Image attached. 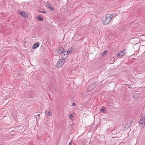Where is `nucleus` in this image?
Masks as SVG:
<instances>
[{"mask_svg": "<svg viewBox=\"0 0 145 145\" xmlns=\"http://www.w3.org/2000/svg\"><path fill=\"white\" fill-rule=\"evenodd\" d=\"M114 15L115 14H107L104 16L102 18V24L106 25L110 24L112 21Z\"/></svg>", "mask_w": 145, "mask_h": 145, "instance_id": "nucleus-1", "label": "nucleus"}, {"mask_svg": "<svg viewBox=\"0 0 145 145\" xmlns=\"http://www.w3.org/2000/svg\"><path fill=\"white\" fill-rule=\"evenodd\" d=\"M126 52V50H123L122 51H121L117 55V57L119 58H121L125 54Z\"/></svg>", "mask_w": 145, "mask_h": 145, "instance_id": "nucleus-2", "label": "nucleus"}, {"mask_svg": "<svg viewBox=\"0 0 145 145\" xmlns=\"http://www.w3.org/2000/svg\"><path fill=\"white\" fill-rule=\"evenodd\" d=\"M64 59H62L59 60L56 63V66L57 67H60L65 62Z\"/></svg>", "mask_w": 145, "mask_h": 145, "instance_id": "nucleus-3", "label": "nucleus"}, {"mask_svg": "<svg viewBox=\"0 0 145 145\" xmlns=\"http://www.w3.org/2000/svg\"><path fill=\"white\" fill-rule=\"evenodd\" d=\"M68 54L66 52L64 51L62 55V59L65 60L68 57Z\"/></svg>", "mask_w": 145, "mask_h": 145, "instance_id": "nucleus-4", "label": "nucleus"}, {"mask_svg": "<svg viewBox=\"0 0 145 145\" xmlns=\"http://www.w3.org/2000/svg\"><path fill=\"white\" fill-rule=\"evenodd\" d=\"M18 13L23 17L27 18L28 17V15L24 12L19 11L18 12Z\"/></svg>", "mask_w": 145, "mask_h": 145, "instance_id": "nucleus-5", "label": "nucleus"}, {"mask_svg": "<svg viewBox=\"0 0 145 145\" xmlns=\"http://www.w3.org/2000/svg\"><path fill=\"white\" fill-rule=\"evenodd\" d=\"M64 48L63 47L59 48L56 50L57 52L59 54H61L64 51Z\"/></svg>", "mask_w": 145, "mask_h": 145, "instance_id": "nucleus-6", "label": "nucleus"}, {"mask_svg": "<svg viewBox=\"0 0 145 145\" xmlns=\"http://www.w3.org/2000/svg\"><path fill=\"white\" fill-rule=\"evenodd\" d=\"M45 113L46 115L48 116H51L52 115V113L48 110H47L46 111Z\"/></svg>", "mask_w": 145, "mask_h": 145, "instance_id": "nucleus-7", "label": "nucleus"}, {"mask_svg": "<svg viewBox=\"0 0 145 145\" xmlns=\"http://www.w3.org/2000/svg\"><path fill=\"white\" fill-rule=\"evenodd\" d=\"M39 45V43H35L33 45L32 48L33 49H35V48L38 47Z\"/></svg>", "mask_w": 145, "mask_h": 145, "instance_id": "nucleus-8", "label": "nucleus"}, {"mask_svg": "<svg viewBox=\"0 0 145 145\" xmlns=\"http://www.w3.org/2000/svg\"><path fill=\"white\" fill-rule=\"evenodd\" d=\"M75 69L74 68H72L71 70V73L72 74H74L75 73Z\"/></svg>", "mask_w": 145, "mask_h": 145, "instance_id": "nucleus-9", "label": "nucleus"}, {"mask_svg": "<svg viewBox=\"0 0 145 145\" xmlns=\"http://www.w3.org/2000/svg\"><path fill=\"white\" fill-rule=\"evenodd\" d=\"M144 121H142L141 120H140L139 122V125L140 126H143V123L144 122Z\"/></svg>", "mask_w": 145, "mask_h": 145, "instance_id": "nucleus-10", "label": "nucleus"}, {"mask_svg": "<svg viewBox=\"0 0 145 145\" xmlns=\"http://www.w3.org/2000/svg\"><path fill=\"white\" fill-rule=\"evenodd\" d=\"M140 120H141L142 121H144V115H141Z\"/></svg>", "mask_w": 145, "mask_h": 145, "instance_id": "nucleus-11", "label": "nucleus"}, {"mask_svg": "<svg viewBox=\"0 0 145 145\" xmlns=\"http://www.w3.org/2000/svg\"><path fill=\"white\" fill-rule=\"evenodd\" d=\"M72 49H69L67 51V52L68 53V54H70L72 52Z\"/></svg>", "mask_w": 145, "mask_h": 145, "instance_id": "nucleus-12", "label": "nucleus"}, {"mask_svg": "<svg viewBox=\"0 0 145 145\" xmlns=\"http://www.w3.org/2000/svg\"><path fill=\"white\" fill-rule=\"evenodd\" d=\"M38 19L40 21H42L43 20V18L40 16L38 17Z\"/></svg>", "mask_w": 145, "mask_h": 145, "instance_id": "nucleus-13", "label": "nucleus"}, {"mask_svg": "<svg viewBox=\"0 0 145 145\" xmlns=\"http://www.w3.org/2000/svg\"><path fill=\"white\" fill-rule=\"evenodd\" d=\"M105 108H103L102 109H101V110H100V111L102 112H103V113H105Z\"/></svg>", "mask_w": 145, "mask_h": 145, "instance_id": "nucleus-14", "label": "nucleus"}, {"mask_svg": "<svg viewBox=\"0 0 145 145\" xmlns=\"http://www.w3.org/2000/svg\"><path fill=\"white\" fill-rule=\"evenodd\" d=\"M73 117H74V116L72 114L70 115L69 116V118L70 119H71L72 118H73Z\"/></svg>", "mask_w": 145, "mask_h": 145, "instance_id": "nucleus-15", "label": "nucleus"}, {"mask_svg": "<svg viewBox=\"0 0 145 145\" xmlns=\"http://www.w3.org/2000/svg\"><path fill=\"white\" fill-rule=\"evenodd\" d=\"M107 51L106 50L103 52L102 55V56L105 55L107 53Z\"/></svg>", "mask_w": 145, "mask_h": 145, "instance_id": "nucleus-16", "label": "nucleus"}, {"mask_svg": "<svg viewBox=\"0 0 145 145\" xmlns=\"http://www.w3.org/2000/svg\"><path fill=\"white\" fill-rule=\"evenodd\" d=\"M115 60V59L114 57H112L110 59V60L111 61H114Z\"/></svg>", "mask_w": 145, "mask_h": 145, "instance_id": "nucleus-17", "label": "nucleus"}, {"mask_svg": "<svg viewBox=\"0 0 145 145\" xmlns=\"http://www.w3.org/2000/svg\"><path fill=\"white\" fill-rule=\"evenodd\" d=\"M136 94H134L133 95V97L134 98H136Z\"/></svg>", "mask_w": 145, "mask_h": 145, "instance_id": "nucleus-18", "label": "nucleus"}, {"mask_svg": "<svg viewBox=\"0 0 145 145\" xmlns=\"http://www.w3.org/2000/svg\"><path fill=\"white\" fill-rule=\"evenodd\" d=\"M46 6L47 7H48L49 8H50V5H46Z\"/></svg>", "mask_w": 145, "mask_h": 145, "instance_id": "nucleus-19", "label": "nucleus"}, {"mask_svg": "<svg viewBox=\"0 0 145 145\" xmlns=\"http://www.w3.org/2000/svg\"><path fill=\"white\" fill-rule=\"evenodd\" d=\"M51 10H53V9L52 8V7H50V8Z\"/></svg>", "mask_w": 145, "mask_h": 145, "instance_id": "nucleus-20", "label": "nucleus"}, {"mask_svg": "<svg viewBox=\"0 0 145 145\" xmlns=\"http://www.w3.org/2000/svg\"><path fill=\"white\" fill-rule=\"evenodd\" d=\"M69 145H72L71 142H70L69 144Z\"/></svg>", "mask_w": 145, "mask_h": 145, "instance_id": "nucleus-21", "label": "nucleus"}, {"mask_svg": "<svg viewBox=\"0 0 145 145\" xmlns=\"http://www.w3.org/2000/svg\"><path fill=\"white\" fill-rule=\"evenodd\" d=\"M72 106H75L76 105L74 103L72 104Z\"/></svg>", "mask_w": 145, "mask_h": 145, "instance_id": "nucleus-22", "label": "nucleus"}, {"mask_svg": "<svg viewBox=\"0 0 145 145\" xmlns=\"http://www.w3.org/2000/svg\"><path fill=\"white\" fill-rule=\"evenodd\" d=\"M36 116H38L39 117L40 116V114H37V115Z\"/></svg>", "mask_w": 145, "mask_h": 145, "instance_id": "nucleus-23", "label": "nucleus"}, {"mask_svg": "<svg viewBox=\"0 0 145 145\" xmlns=\"http://www.w3.org/2000/svg\"><path fill=\"white\" fill-rule=\"evenodd\" d=\"M42 12L43 13H45L46 12V11H43Z\"/></svg>", "mask_w": 145, "mask_h": 145, "instance_id": "nucleus-24", "label": "nucleus"}, {"mask_svg": "<svg viewBox=\"0 0 145 145\" xmlns=\"http://www.w3.org/2000/svg\"><path fill=\"white\" fill-rule=\"evenodd\" d=\"M0 145H2V144H0Z\"/></svg>", "mask_w": 145, "mask_h": 145, "instance_id": "nucleus-25", "label": "nucleus"}]
</instances>
